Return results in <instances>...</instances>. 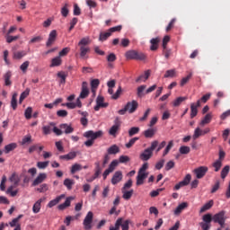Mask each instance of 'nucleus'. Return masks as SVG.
<instances>
[{
	"label": "nucleus",
	"instance_id": "1",
	"mask_svg": "<svg viewBox=\"0 0 230 230\" xmlns=\"http://www.w3.org/2000/svg\"><path fill=\"white\" fill-rule=\"evenodd\" d=\"M87 96H89V84L87 82H83L80 95L76 99L75 102H66L63 104V106L67 109H82V101L80 100H85Z\"/></svg>",
	"mask_w": 230,
	"mask_h": 230
},
{
	"label": "nucleus",
	"instance_id": "2",
	"mask_svg": "<svg viewBox=\"0 0 230 230\" xmlns=\"http://www.w3.org/2000/svg\"><path fill=\"white\" fill-rule=\"evenodd\" d=\"M102 136H103V131L99 130L97 132H94L93 130L90 131H86L84 134V137H87L86 142H84L85 146H93V145H94V139H98V137H102Z\"/></svg>",
	"mask_w": 230,
	"mask_h": 230
},
{
	"label": "nucleus",
	"instance_id": "3",
	"mask_svg": "<svg viewBox=\"0 0 230 230\" xmlns=\"http://www.w3.org/2000/svg\"><path fill=\"white\" fill-rule=\"evenodd\" d=\"M125 57L128 60H145L146 55L143 52H137L136 50H128L126 52Z\"/></svg>",
	"mask_w": 230,
	"mask_h": 230
},
{
	"label": "nucleus",
	"instance_id": "4",
	"mask_svg": "<svg viewBox=\"0 0 230 230\" xmlns=\"http://www.w3.org/2000/svg\"><path fill=\"white\" fill-rule=\"evenodd\" d=\"M93 218H94V214L93 213V211H89L83 221V226L85 230L93 229Z\"/></svg>",
	"mask_w": 230,
	"mask_h": 230
},
{
	"label": "nucleus",
	"instance_id": "5",
	"mask_svg": "<svg viewBox=\"0 0 230 230\" xmlns=\"http://www.w3.org/2000/svg\"><path fill=\"white\" fill-rule=\"evenodd\" d=\"M208 166H199L192 171L197 179H203L208 173Z\"/></svg>",
	"mask_w": 230,
	"mask_h": 230
},
{
	"label": "nucleus",
	"instance_id": "6",
	"mask_svg": "<svg viewBox=\"0 0 230 230\" xmlns=\"http://www.w3.org/2000/svg\"><path fill=\"white\" fill-rule=\"evenodd\" d=\"M209 132H211V129L209 128H205L204 129H201L199 127H198L195 128L192 137L193 139H199L200 136H206V134H209Z\"/></svg>",
	"mask_w": 230,
	"mask_h": 230
},
{
	"label": "nucleus",
	"instance_id": "7",
	"mask_svg": "<svg viewBox=\"0 0 230 230\" xmlns=\"http://www.w3.org/2000/svg\"><path fill=\"white\" fill-rule=\"evenodd\" d=\"M119 164V161L113 160L111 164L109 165V168L106 169L102 174L103 179H107V176L110 175V173H112L114 170H116V167Z\"/></svg>",
	"mask_w": 230,
	"mask_h": 230
},
{
	"label": "nucleus",
	"instance_id": "8",
	"mask_svg": "<svg viewBox=\"0 0 230 230\" xmlns=\"http://www.w3.org/2000/svg\"><path fill=\"white\" fill-rule=\"evenodd\" d=\"M106 107H109V103L105 102V99L102 96H98L94 111H98L100 109H106Z\"/></svg>",
	"mask_w": 230,
	"mask_h": 230
},
{
	"label": "nucleus",
	"instance_id": "9",
	"mask_svg": "<svg viewBox=\"0 0 230 230\" xmlns=\"http://www.w3.org/2000/svg\"><path fill=\"white\" fill-rule=\"evenodd\" d=\"M226 220V212L220 211L217 214H215L212 217V221L215 222V224H223V222Z\"/></svg>",
	"mask_w": 230,
	"mask_h": 230
},
{
	"label": "nucleus",
	"instance_id": "10",
	"mask_svg": "<svg viewBox=\"0 0 230 230\" xmlns=\"http://www.w3.org/2000/svg\"><path fill=\"white\" fill-rule=\"evenodd\" d=\"M138 103L137 101H131V102H128L127 104H126V111H128V112H129V114H132L134 112H136V111H137V107H138Z\"/></svg>",
	"mask_w": 230,
	"mask_h": 230
},
{
	"label": "nucleus",
	"instance_id": "11",
	"mask_svg": "<svg viewBox=\"0 0 230 230\" xmlns=\"http://www.w3.org/2000/svg\"><path fill=\"white\" fill-rule=\"evenodd\" d=\"M46 200V198H40L38 199L32 206V213L37 215V213H40V209L42 208V202Z\"/></svg>",
	"mask_w": 230,
	"mask_h": 230
},
{
	"label": "nucleus",
	"instance_id": "12",
	"mask_svg": "<svg viewBox=\"0 0 230 230\" xmlns=\"http://www.w3.org/2000/svg\"><path fill=\"white\" fill-rule=\"evenodd\" d=\"M153 155L154 153L149 148H146L140 154L139 159H141V161H148L152 159Z\"/></svg>",
	"mask_w": 230,
	"mask_h": 230
},
{
	"label": "nucleus",
	"instance_id": "13",
	"mask_svg": "<svg viewBox=\"0 0 230 230\" xmlns=\"http://www.w3.org/2000/svg\"><path fill=\"white\" fill-rule=\"evenodd\" d=\"M57 30H53L50 31L49 39L46 43L47 48H49L53 46V44H55V40H57Z\"/></svg>",
	"mask_w": 230,
	"mask_h": 230
},
{
	"label": "nucleus",
	"instance_id": "14",
	"mask_svg": "<svg viewBox=\"0 0 230 230\" xmlns=\"http://www.w3.org/2000/svg\"><path fill=\"white\" fill-rule=\"evenodd\" d=\"M119 127H121V123H119V119H116L115 124L109 130L110 136H113V137H116V134L118 133V130H119Z\"/></svg>",
	"mask_w": 230,
	"mask_h": 230
},
{
	"label": "nucleus",
	"instance_id": "15",
	"mask_svg": "<svg viewBox=\"0 0 230 230\" xmlns=\"http://www.w3.org/2000/svg\"><path fill=\"white\" fill-rule=\"evenodd\" d=\"M72 200H75V197L73 196L67 197L64 203L58 206V208L59 209V211H64V209H67V208L71 206Z\"/></svg>",
	"mask_w": 230,
	"mask_h": 230
},
{
	"label": "nucleus",
	"instance_id": "16",
	"mask_svg": "<svg viewBox=\"0 0 230 230\" xmlns=\"http://www.w3.org/2000/svg\"><path fill=\"white\" fill-rule=\"evenodd\" d=\"M146 177H148V172L138 171L137 176V186H141V184H144L145 179H146Z\"/></svg>",
	"mask_w": 230,
	"mask_h": 230
},
{
	"label": "nucleus",
	"instance_id": "17",
	"mask_svg": "<svg viewBox=\"0 0 230 230\" xmlns=\"http://www.w3.org/2000/svg\"><path fill=\"white\" fill-rule=\"evenodd\" d=\"M199 107H200V101H198L197 103L190 104V118L193 119L197 114H199Z\"/></svg>",
	"mask_w": 230,
	"mask_h": 230
},
{
	"label": "nucleus",
	"instance_id": "18",
	"mask_svg": "<svg viewBox=\"0 0 230 230\" xmlns=\"http://www.w3.org/2000/svg\"><path fill=\"white\" fill-rule=\"evenodd\" d=\"M62 199H66V194H61L60 196H58L56 199L50 200L48 203L47 208H55V206H57V204H58L60 200H62Z\"/></svg>",
	"mask_w": 230,
	"mask_h": 230
},
{
	"label": "nucleus",
	"instance_id": "19",
	"mask_svg": "<svg viewBox=\"0 0 230 230\" xmlns=\"http://www.w3.org/2000/svg\"><path fill=\"white\" fill-rule=\"evenodd\" d=\"M48 178V175L44 172L40 173L37 178L33 181L32 186H39V184H41V182H44L46 179Z\"/></svg>",
	"mask_w": 230,
	"mask_h": 230
},
{
	"label": "nucleus",
	"instance_id": "20",
	"mask_svg": "<svg viewBox=\"0 0 230 230\" xmlns=\"http://www.w3.org/2000/svg\"><path fill=\"white\" fill-rule=\"evenodd\" d=\"M212 119H213V114L208 113L199 122V127H205V125H209Z\"/></svg>",
	"mask_w": 230,
	"mask_h": 230
},
{
	"label": "nucleus",
	"instance_id": "21",
	"mask_svg": "<svg viewBox=\"0 0 230 230\" xmlns=\"http://www.w3.org/2000/svg\"><path fill=\"white\" fill-rule=\"evenodd\" d=\"M121 179H123V173L120 171L115 172L111 179V184H118V182H121Z\"/></svg>",
	"mask_w": 230,
	"mask_h": 230
},
{
	"label": "nucleus",
	"instance_id": "22",
	"mask_svg": "<svg viewBox=\"0 0 230 230\" xmlns=\"http://www.w3.org/2000/svg\"><path fill=\"white\" fill-rule=\"evenodd\" d=\"M59 128H61L62 132L64 131L65 134H73L75 131V128L69 124H61Z\"/></svg>",
	"mask_w": 230,
	"mask_h": 230
},
{
	"label": "nucleus",
	"instance_id": "23",
	"mask_svg": "<svg viewBox=\"0 0 230 230\" xmlns=\"http://www.w3.org/2000/svg\"><path fill=\"white\" fill-rule=\"evenodd\" d=\"M60 66H62V58L58 56L51 59L49 67H58Z\"/></svg>",
	"mask_w": 230,
	"mask_h": 230
},
{
	"label": "nucleus",
	"instance_id": "24",
	"mask_svg": "<svg viewBox=\"0 0 230 230\" xmlns=\"http://www.w3.org/2000/svg\"><path fill=\"white\" fill-rule=\"evenodd\" d=\"M78 113L81 114V116H83L81 118V125H83L84 127H87V124L89 123V120L87 119L89 113H87V111H78Z\"/></svg>",
	"mask_w": 230,
	"mask_h": 230
},
{
	"label": "nucleus",
	"instance_id": "25",
	"mask_svg": "<svg viewBox=\"0 0 230 230\" xmlns=\"http://www.w3.org/2000/svg\"><path fill=\"white\" fill-rule=\"evenodd\" d=\"M12 71L8 70L4 75V85L7 87H10L12 85Z\"/></svg>",
	"mask_w": 230,
	"mask_h": 230
},
{
	"label": "nucleus",
	"instance_id": "26",
	"mask_svg": "<svg viewBox=\"0 0 230 230\" xmlns=\"http://www.w3.org/2000/svg\"><path fill=\"white\" fill-rule=\"evenodd\" d=\"M26 55H28L26 50L15 51L13 54V58H14V60H21V58H23V57H26Z\"/></svg>",
	"mask_w": 230,
	"mask_h": 230
},
{
	"label": "nucleus",
	"instance_id": "27",
	"mask_svg": "<svg viewBox=\"0 0 230 230\" xmlns=\"http://www.w3.org/2000/svg\"><path fill=\"white\" fill-rule=\"evenodd\" d=\"M9 181L13 184V186H19V182H21V178L18 176L17 173L13 172L10 176Z\"/></svg>",
	"mask_w": 230,
	"mask_h": 230
},
{
	"label": "nucleus",
	"instance_id": "28",
	"mask_svg": "<svg viewBox=\"0 0 230 230\" xmlns=\"http://www.w3.org/2000/svg\"><path fill=\"white\" fill-rule=\"evenodd\" d=\"M53 127H55V123L53 122H50L49 125L47 126H43L42 127V131H43V134L45 136H48L49 134H51V130H53Z\"/></svg>",
	"mask_w": 230,
	"mask_h": 230
},
{
	"label": "nucleus",
	"instance_id": "29",
	"mask_svg": "<svg viewBox=\"0 0 230 230\" xmlns=\"http://www.w3.org/2000/svg\"><path fill=\"white\" fill-rule=\"evenodd\" d=\"M214 204L215 202L213 201V199H210L208 202H207L204 206L201 207L199 213H206V211L213 208Z\"/></svg>",
	"mask_w": 230,
	"mask_h": 230
},
{
	"label": "nucleus",
	"instance_id": "30",
	"mask_svg": "<svg viewBox=\"0 0 230 230\" xmlns=\"http://www.w3.org/2000/svg\"><path fill=\"white\" fill-rule=\"evenodd\" d=\"M186 208H188V202L181 203L174 210V215H181V213H182Z\"/></svg>",
	"mask_w": 230,
	"mask_h": 230
},
{
	"label": "nucleus",
	"instance_id": "31",
	"mask_svg": "<svg viewBox=\"0 0 230 230\" xmlns=\"http://www.w3.org/2000/svg\"><path fill=\"white\" fill-rule=\"evenodd\" d=\"M132 195H134V190H122V199H124V200H130V199H132Z\"/></svg>",
	"mask_w": 230,
	"mask_h": 230
},
{
	"label": "nucleus",
	"instance_id": "32",
	"mask_svg": "<svg viewBox=\"0 0 230 230\" xmlns=\"http://www.w3.org/2000/svg\"><path fill=\"white\" fill-rule=\"evenodd\" d=\"M107 152L110 155H114L116 154H119V146L116 145H112L107 149Z\"/></svg>",
	"mask_w": 230,
	"mask_h": 230
},
{
	"label": "nucleus",
	"instance_id": "33",
	"mask_svg": "<svg viewBox=\"0 0 230 230\" xmlns=\"http://www.w3.org/2000/svg\"><path fill=\"white\" fill-rule=\"evenodd\" d=\"M17 186L15 185H11L8 187L6 190L7 195H11L12 197H16L17 193H19V190H13V188H16Z\"/></svg>",
	"mask_w": 230,
	"mask_h": 230
},
{
	"label": "nucleus",
	"instance_id": "34",
	"mask_svg": "<svg viewBox=\"0 0 230 230\" xmlns=\"http://www.w3.org/2000/svg\"><path fill=\"white\" fill-rule=\"evenodd\" d=\"M155 132H157V129L155 128H148L144 131L145 137L150 138L155 136Z\"/></svg>",
	"mask_w": 230,
	"mask_h": 230
},
{
	"label": "nucleus",
	"instance_id": "35",
	"mask_svg": "<svg viewBox=\"0 0 230 230\" xmlns=\"http://www.w3.org/2000/svg\"><path fill=\"white\" fill-rule=\"evenodd\" d=\"M100 85V80L93 79L91 82V87H92V93L93 94H96V90L98 89V86Z\"/></svg>",
	"mask_w": 230,
	"mask_h": 230
},
{
	"label": "nucleus",
	"instance_id": "36",
	"mask_svg": "<svg viewBox=\"0 0 230 230\" xmlns=\"http://www.w3.org/2000/svg\"><path fill=\"white\" fill-rule=\"evenodd\" d=\"M5 39H6L7 44H12V42H14V40H19V39H21V36L20 35L12 36L10 34H6Z\"/></svg>",
	"mask_w": 230,
	"mask_h": 230
},
{
	"label": "nucleus",
	"instance_id": "37",
	"mask_svg": "<svg viewBox=\"0 0 230 230\" xmlns=\"http://www.w3.org/2000/svg\"><path fill=\"white\" fill-rule=\"evenodd\" d=\"M76 157V152H70L67 155H64L60 156V159H65L66 161H71Z\"/></svg>",
	"mask_w": 230,
	"mask_h": 230
},
{
	"label": "nucleus",
	"instance_id": "38",
	"mask_svg": "<svg viewBox=\"0 0 230 230\" xmlns=\"http://www.w3.org/2000/svg\"><path fill=\"white\" fill-rule=\"evenodd\" d=\"M177 76V71L175 69L167 70L164 75L165 78H175Z\"/></svg>",
	"mask_w": 230,
	"mask_h": 230
},
{
	"label": "nucleus",
	"instance_id": "39",
	"mask_svg": "<svg viewBox=\"0 0 230 230\" xmlns=\"http://www.w3.org/2000/svg\"><path fill=\"white\" fill-rule=\"evenodd\" d=\"M15 148H17V144L15 143H11L9 145H6L4 146V153L10 154V152H13V150H15Z\"/></svg>",
	"mask_w": 230,
	"mask_h": 230
},
{
	"label": "nucleus",
	"instance_id": "40",
	"mask_svg": "<svg viewBox=\"0 0 230 230\" xmlns=\"http://www.w3.org/2000/svg\"><path fill=\"white\" fill-rule=\"evenodd\" d=\"M58 78H59V84H66L67 74H66L64 71H60L58 73Z\"/></svg>",
	"mask_w": 230,
	"mask_h": 230
},
{
	"label": "nucleus",
	"instance_id": "41",
	"mask_svg": "<svg viewBox=\"0 0 230 230\" xmlns=\"http://www.w3.org/2000/svg\"><path fill=\"white\" fill-rule=\"evenodd\" d=\"M150 43H151V47H150L151 51H155L158 48L157 44H159V38L152 39Z\"/></svg>",
	"mask_w": 230,
	"mask_h": 230
},
{
	"label": "nucleus",
	"instance_id": "42",
	"mask_svg": "<svg viewBox=\"0 0 230 230\" xmlns=\"http://www.w3.org/2000/svg\"><path fill=\"white\" fill-rule=\"evenodd\" d=\"M111 35H112V33L111 32L110 30H108L106 32H101L100 37H99V40L103 42V40H107V39L109 37H111Z\"/></svg>",
	"mask_w": 230,
	"mask_h": 230
},
{
	"label": "nucleus",
	"instance_id": "43",
	"mask_svg": "<svg viewBox=\"0 0 230 230\" xmlns=\"http://www.w3.org/2000/svg\"><path fill=\"white\" fill-rule=\"evenodd\" d=\"M173 148V140H170L168 145L166 146L165 149L164 150L163 156L168 155L170 154V150Z\"/></svg>",
	"mask_w": 230,
	"mask_h": 230
},
{
	"label": "nucleus",
	"instance_id": "44",
	"mask_svg": "<svg viewBox=\"0 0 230 230\" xmlns=\"http://www.w3.org/2000/svg\"><path fill=\"white\" fill-rule=\"evenodd\" d=\"M188 97H178L172 102L173 107H179L182 102H186Z\"/></svg>",
	"mask_w": 230,
	"mask_h": 230
},
{
	"label": "nucleus",
	"instance_id": "45",
	"mask_svg": "<svg viewBox=\"0 0 230 230\" xmlns=\"http://www.w3.org/2000/svg\"><path fill=\"white\" fill-rule=\"evenodd\" d=\"M17 96H18L17 93H14L11 100V107L13 108V111L17 109Z\"/></svg>",
	"mask_w": 230,
	"mask_h": 230
},
{
	"label": "nucleus",
	"instance_id": "46",
	"mask_svg": "<svg viewBox=\"0 0 230 230\" xmlns=\"http://www.w3.org/2000/svg\"><path fill=\"white\" fill-rule=\"evenodd\" d=\"M202 220H203V223L205 224H211V222H213V216L209 213L205 214L202 217Z\"/></svg>",
	"mask_w": 230,
	"mask_h": 230
},
{
	"label": "nucleus",
	"instance_id": "47",
	"mask_svg": "<svg viewBox=\"0 0 230 230\" xmlns=\"http://www.w3.org/2000/svg\"><path fill=\"white\" fill-rule=\"evenodd\" d=\"M28 96H30V88H26V90L21 94L19 103H22Z\"/></svg>",
	"mask_w": 230,
	"mask_h": 230
},
{
	"label": "nucleus",
	"instance_id": "48",
	"mask_svg": "<svg viewBox=\"0 0 230 230\" xmlns=\"http://www.w3.org/2000/svg\"><path fill=\"white\" fill-rule=\"evenodd\" d=\"M90 51H91V49L88 46L80 47V56L82 58L85 57V55H87V53H89Z\"/></svg>",
	"mask_w": 230,
	"mask_h": 230
},
{
	"label": "nucleus",
	"instance_id": "49",
	"mask_svg": "<svg viewBox=\"0 0 230 230\" xmlns=\"http://www.w3.org/2000/svg\"><path fill=\"white\" fill-rule=\"evenodd\" d=\"M74 184H75V181L74 180L66 179L64 181V186H66V188H67V190H73Z\"/></svg>",
	"mask_w": 230,
	"mask_h": 230
},
{
	"label": "nucleus",
	"instance_id": "50",
	"mask_svg": "<svg viewBox=\"0 0 230 230\" xmlns=\"http://www.w3.org/2000/svg\"><path fill=\"white\" fill-rule=\"evenodd\" d=\"M89 44H91V38L84 37L79 41L78 46H89Z\"/></svg>",
	"mask_w": 230,
	"mask_h": 230
},
{
	"label": "nucleus",
	"instance_id": "51",
	"mask_svg": "<svg viewBox=\"0 0 230 230\" xmlns=\"http://www.w3.org/2000/svg\"><path fill=\"white\" fill-rule=\"evenodd\" d=\"M147 78H150V71H146L144 75H140L137 82H145Z\"/></svg>",
	"mask_w": 230,
	"mask_h": 230
},
{
	"label": "nucleus",
	"instance_id": "52",
	"mask_svg": "<svg viewBox=\"0 0 230 230\" xmlns=\"http://www.w3.org/2000/svg\"><path fill=\"white\" fill-rule=\"evenodd\" d=\"M69 4H65V5L61 8V14L63 17H67L69 14Z\"/></svg>",
	"mask_w": 230,
	"mask_h": 230
},
{
	"label": "nucleus",
	"instance_id": "53",
	"mask_svg": "<svg viewBox=\"0 0 230 230\" xmlns=\"http://www.w3.org/2000/svg\"><path fill=\"white\" fill-rule=\"evenodd\" d=\"M37 166L40 170H44L49 166V161L47 162H38Z\"/></svg>",
	"mask_w": 230,
	"mask_h": 230
},
{
	"label": "nucleus",
	"instance_id": "54",
	"mask_svg": "<svg viewBox=\"0 0 230 230\" xmlns=\"http://www.w3.org/2000/svg\"><path fill=\"white\" fill-rule=\"evenodd\" d=\"M192 74H189L186 77H183L180 83L181 87H184L188 82L191 79Z\"/></svg>",
	"mask_w": 230,
	"mask_h": 230
},
{
	"label": "nucleus",
	"instance_id": "55",
	"mask_svg": "<svg viewBox=\"0 0 230 230\" xmlns=\"http://www.w3.org/2000/svg\"><path fill=\"white\" fill-rule=\"evenodd\" d=\"M179 152L181 155H187V154H190V148L188 146H182L180 147Z\"/></svg>",
	"mask_w": 230,
	"mask_h": 230
},
{
	"label": "nucleus",
	"instance_id": "56",
	"mask_svg": "<svg viewBox=\"0 0 230 230\" xmlns=\"http://www.w3.org/2000/svg\"><path fill=\"white\" fill-rule=\"evenodd\" d=\"M71 51V49L69 47L64 48L61 51L58 53V57L62 58V57H66V55Z\"/></svg>",
	"mask_w": 230,
	"mask_h": 230
},
{
	"label": "nucleus",
	"instance_id": "57",
	"mask_svg": "<svg viewBox=\"0 0 230 230\" xmlns=\"http://www.w3.org/2000/svg\"><path fill=\"white\" fill-rule=\"evenodd\" d=\"M32 112H33V109L31 107H28L25 110L24 116H25L26 119H31Z\"/></svg>",
	"mask_w": 230,
	"mask_h": 230
},
{
	"label": "nucleus",
	"instance_id": "58",
	"mask_svg": "<svg viewBox=\"0 0 230 230\" xmlns=\"http://www.w3.org/2000/svg\"><path fill=\"white\" fill-rule=\"evenodd\" d=\"M230 167L229 165L225 166L221 171V178L226 179L229 173Z\"/></svg>",
	"mask_w": 230,
	"mask_h": 230
},
{
	"label": "nucleus",
	"instance_id": "59",
	"mask_svg": "<svg viewBox=\"0 0 230 230\" xmlns=\"http://www.w3.org/2000/svg\"><path fill=\"white\" fill-rule=\"evenodd\" d=\"M82 170V165L80 164H75L71 167V173H76V172H80Z\"/></svg>",
	"mask_w": 230,
	"mask_h": 230
},
{
	"label": "nucleus",
	"instance_id": "60",
	"mask_svg": "<svg viewBox=\"0 0 230 230\" xmlns=\"http://www.w3.org/2000/svg\"><path fill=\"white\" fill-rule=\"evenodd\" d=\"M213 167L215 168V172H218L222 168V160L218 159L214 162Z\"/></svg>",
	"mask_w": 230,
	"mask_h": 230
},
{
	"label": "nucleus",
	"instance_id": "61",
	"mask_svg": "<svg viewBox=\"0 0 230 230\" xmlns=\"http://www.w3.org/2000/svg\"><path fill=\"white\" fill-rule=\"evenodd\" d=\"M139 133V128L133 127L128 130V136L132 137V136H136V134Z\"/></svg>",
	"mask_w": 230,
	"mask_h": 230
},
{
	"label": "nucleus",
	"instance_id": "62",
	"mask_svg": "<svg viewBox=\"0 0 230 230\" xmlns=\"http://www.w3.org/2000/svg\"><path fill=\"white\" fill-rule=\"evenodd\" d=\"M181 182L185 185L188 186L190 182H191V174H186L184 179L181 181Z\"/></svg>",
	"mask_w": 230,
	"mask_h": 230
},
{
	"label": "nucleus",
	"instance_id": "63",
	"mask_svg": "<svg viewBox=\"0 0 230 230\" xmlns=\"http://www.w3.org/2000/svg\"><path fill=\"white\" fill-rule=\"evenodd\" d=\"M199 226H200L202 230H209V229H211V224H209V223L200 222Z\"/></svg>",
	"mask_w": 230,
	"mask_h": 230
},
{
	"label": "nucleus",
	"instance_id": "64",
	"mask_svg": "<svg viewBox=\"0 0 230 230\" xmlns=\"http://www.w3.org/2000/svg\"><path fill=\"white\" fill-rule=\"evenodd\" d=\"M121 224H122V220L118 219L115 223V226H111L110 230H119V226H121Z\"/></svg>",
	"mask_w": 230,
	"mask_h": 230
}]
</instances>
